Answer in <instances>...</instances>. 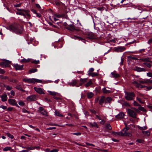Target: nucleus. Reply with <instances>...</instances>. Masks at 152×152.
Returning <instances> with one entry per match:
<instances>
[{
	"label": "nucleus",
	"instance_id": "nucleus-56",
	"mask_svg": "<svg viewBox=\"0 0 152 152\" xmlns=\"http://www.w3.org/2000/svg\"><path fill=\"white\" fill-rule=\"evenodd\" d=\"M147 75L148 77H152V73L151 72H148L147 73Z\"/></svg>",
	"mask_w": 152,
	"mask_h": 152
},
{
	"label": "nucleus",
	"instance_id": "nucleus-34",
	"mask_svg": "<svg viewBox=\"0 0 152 152\" xmlns=\"http://www.w3.org/2000/svg\"><path fill=\"white\" fill-rule=\"evenodd\" d=\"M11 149V148L10 147H7L3 149V150L4 151H10Z\"/></svg>",
	"mask_w": 152,
	"mask_h": 152
},
{
	"label": "nucleus",
	"instance_id": "nucleus-53",
	"mask_svg": "<svg viewBox=\"0 0 152 152\" xmlns=\"http://www.w3.org/2000/svg\"><path fill=\"white\" fill-rule=\"evenodd\" d=\"M20 62L22 63L24 62L26 63L27 61L26 60V59L25 58H23V59H22L20 60Z\"/></svg>",
	"mask_w": 152,
	"mask_h": 152
},
{
	"label": "nucleus",
	"instance_id": "nucleus-45",
	"mask_svg": "<svg viewBox=\"0 0 152 152\" xmlns=\"http://www.w3.org/2000/svg\"><path fill=\"white\" fill-rule=\"evenodd\" d=\"M138 109L142 111H145V109L144 108V107H138Z\"/></svg>",
	"mask_w": 152,
	"mask_h": 152
},
{
	"label": "nucleus",
	"instance_id": "nucleus-10",
	"mask_svg": "<svg viewBox=\"0 0 152 152\" xmlns=\"http://www.w3.org/2000/svg\"><path fill=\"white\" fill-rule=\"evenodd\" d=\"M13 66L16 70H22L23 66V65H20L16 64H14Z\"/></svg>",
	"mask_w": 152,
	"mask_h": 152
},
{
	"label": "nucleus",
	"instance_id": "nucleus-50",
	"mask_svg": "<svg viewBox=\"0 0 152 152\" xmlns=\"http://www.w3.org/2000/svg\"><path fill=\"white\" fill-rule=\"evenodd\" d=\"M5 71L2 69L0 68V74H4L5 73Z\"/></svg>",
	"mask_w": 152,
	"mask_h": 152
},
{
	"label": "nucleus",
	"instance_id": "nucleus-33",
	"mask_svg": "<svg viewBox=\"0 0 152 152\" xmlns=\"http://www.w3.org/2000/svg\"><path fill=\"white\" fill-rule=\"evenodd\" d=\"M112 134H114L115 135H118L121 136V131L119 132H112Z\"/></svg>",
	"mask_w": 152,
	"mask_h": 152
},
{
	"label": "nucleus",
	"instance_id": "nucleus-60",
	"mask_svg": "<svg viewBox=\"0 0 152 152\" xmlns=\"http://www.w3.org/2000/svg\"><path fill=\"white\" fill-rule=\"evenodd\" d=\"M152 88V87L151 86H147L146 87V91H148L151 90Z\"/></svg>",
	"mask_w": 152,
	"mask_h": 152
},
{
	"label": "nucleus",
	"instance_id": "nucleus-44",
	"mask_svg": "<svg viewBox=\"0 0 152 152\" xmlns=\"http://www.w3.org/2000/svg\"><path fill=\"white\" fill-rule=\"evenodd\" d=\"M31 62L33 63H34L36 64H38L39 63V61L38 60H34L31 61Z\"/></svg>",
	"mask_w": 152,
	"mask_h": 152
},
{
	"label": "nucleus",
	"instance_id": "nucleus-48",
	"mask_svg": "<svg viewBox=\"0 0 152 152\" xmlns=\"http://www.w3.org/2000/svg\"><path fill=\"white\" fill-rule=\"evenodd\" d=\"M81 133L80 132H76V133H72V134L74 135H76L77 136H80L81 135Z\"/></svg>",
	"mask_w": 152,
	"mask_h": 152
},
{
	"label": "nucleus",
	"instance_id": "nucleus-9",
	"mask_svg": "<svg viewBox=\"0 0 152 152\" xmlns=\"http://www.w3.org/2000/svg\"><path fill=\"white\" fill-rule=\"evenodd\" d=\"M36 96L35 95H33L28 96L26 99L28 101H33L36 100Z\"/></svg>",
	"mask_w": 152,
	"mask_h": 152
},
{
	"label": "nucleus",
	"instance_id": "nucleus-43",
	"mask_svg": "<svg viewBox=\"0 0 152 152\" xmlns=\"http://www.w3.org/2000/svg\"><path fill=\"white\" fill-rule=\"evenodd\" d=\"M133 104L134 106H137L140 107V105L136 101H134L133 102Z\"/></svg>",
	"mask_w": 152,
	"mask_h": 152
},
{
	"label": "nucleus",
	"instance_id": "nucleus-37",
	"mask_svg": "<svg viewBox=\"0 0 152 152\" xmlns=\"http://www.w3.org/2000/svg\"><path fill=\"white\" fill-rule=\"evenodd\" d=\"M37 69L34 68L30 70L29 71V72L30 73H34L35 72H37Z\"/></svg>",
	"mask_w": 152,
	"mask_h": 152
},
{
	"label": "nucleus",
	"instance_id": "nucleus-23",
	"mask_svg": "<svg viewBox=\"0 0 152 152\" xmlns=\"http://www.w3.org/2000/svg\"><path fill=\"white\" fill-rule=\"evenodd\" d=\"M105 97L104 96H102L101 97V99L99 101V103L100 105H102L104 102H105Z\"/></svg>",
	"mask_w": 152,
	"mask_h": 152
},
{
	"label": "nucleus",
	"instance_id": "nucleus-35",
	"mask_svg": "<svg viewBox=\"0 0 152 152\" xmlns=\"http://www.w3.org/2000/svg\"><path fill=\"white\" fill-rule=\"evenodd\" d=\"M88 37L91 39H92L94 38V34L93 33H89L88 35Z\"/></svg>",
	"mask_w": 152,
	"mask_h": 152
},
{
	"label": "nucleus",
	"instance_id": "nucleus-52",
	"mask_svg": "<svg viewBox=\"0 0 152 152\" xmlns=\"http://www.w3.org/2000/svg\"><path fill=\"white\" fill-rule=\"evenodd\" d=\"M0 108H2L3 110H5L7 108V107L3 105H1L0 106Z\"/></svg>",
	"mask_w": 152,
	"mask_h": 152
},
{
	"label": "nucleus",
	"instance_id": "nucleus-40",
	"mask_svg": "<svg viewBox=\"0 0 152 152\" xmlns=\"http://www.w3.org/2000/svg\"><path fill=\"white\" fill-rule=\"evenodd\" d=\"M15 88L19 90L20 91H23V90L22 89V87L20 86H16Z\"/></svg>",
	"mask_w": 152,
	"mask_h": 152
},
{
	"label": "nucleus",
	"instance_id": "nucleus-30",
	"mask_svg": "<svg viewBox=\"0 0 152 152\" xmlns=\"http://www.w3.org/2000/svg\"><path fill=\"white\" fill-rule=\"evenodd\" d=\"M92 84V82L91 80H90L88 82H87L85 85V86L86 87H87L89 86H90V85H91V84Z\"/></svg>",
	"mask_w": 152,
	"mask_h": 152
},
{
	"label": "nucleus",
	"instance_id": "nucleus-58",
	"mask_svg": "<svg viewBox=\"0 0 152 152\" xmlns=\"http://www.w3.org/2000/svg\"><path fill=\"white\" fill-rule=\"evenodd\" d=\"M86 143L88 145H90L93 147H94L95 146V145L93 144L89 143L87 142H86Z\"/></svg>",
	"mask_w": 152,
	"mask_h": 152
},
{
	"label": "nucleus",
	"instance_id": "nucleus-5",
	"mask_svg": "<svg viewBox=\"0 0 152 152\" xmlns=\"http://www.w3.org/2000/svg\"><path fill=\"white\" fill-rule=\"evenodd\" d=\"M10 61L8 60H6V61L0 62V66L3 68L10 67V65L9 64H10Z\"/></svg>",
	"mask_w": 152,
	"mask_h": 152
},
{
	"label": "nucleus",
	"instance_id": "nucleus-15",
	"mask_svg": "<svg viewBox=\"0 0 152 152\" xmlns=\"http://www.w3.org/2000/svg\"><path fill=\"white\" fill-rule=\"evenodd\" d=\"M67 28L68 29L72 31L76 30V29L75 28V26L73 24V23L72 24L69 25V26L67 27Z\"/></svg>",
	"mask_w": 152,
	"mask_h": 152
},
{
	"label": "nucleus",
	"instance_id": "nucleus-18",
	"mask_svg": "<svg viewBox=\"0 0 152 152\" xmlns=\"http://www.w3.org/2000/svg\"><path fill=\"white\" fill-rule=\"evenodd\" d=\"M113 99L111 98L110 97H108L105 99V104H110V103Z\"/></svg>",
	"mask_w": 152,
	"mask_h": 152
},
{
	"label": "nucleus",
	"instance_id": "nucleus-62",
	"mask_svg": "<svg viewBox=\"0 0 152 152\" xmlns=\"http://www.w3.org/2000/svg\"><path fill=\"white\" fill-rule=\"evenodd\" d=\"M58 151V150L57 149H54L51 150L50 151V152H57Z\"/></svg>",
	"mask_w": 152,
	"mask_h": 152
},
{
	"label": "nucleus",
	"instance_id": "nucleus-54",
	"mask_svg": "<svg viewBox=\"0 0 152 152\" xmlns=\"http://www.w3.org/2000/svg\"><path fill=\"white\" fill-rule=\"evenodd\" d=\"M122 58V57L121 58V61L120 63V64L121 66L123 65L124 62V59Z\"/></svg>",
	"mask_w": 152,
	"mask_h": 152
},
{
	"label": "nucleus",
	"instance_id": "nucleus-21",
	"mask_svg": "<svg viewBox=\"0 0 152 152\" xmlns=\"http://www.w3.org/2000/svg\"><path fill=\"white\" fill-rule=\"evenodd\" d=\"M25 13H27V11L25 10V11H21V12H16V14L17 15H23L24 17H26V15Z\"/></svg>",
	"mask_w": 152,
	"mask_h": 152
},
{
	"label": "nucleus",
	"instance_id": "nucleus-3",
	"mask_svg": "<svg viewBox=\"0 0 152 152\" xmlns=\"http://www.w3.org/2000/svg\"><path fill=\"white\" fill-rule=\"evenodd\" d=\"M129 127H127L126 126L123 130L121 131V136L131 137L132 136V134L130 132H127V131L129 129Z\"/></svg>",
	"mask_w": 152,
	"mask_h": 152
},
{
	"label": "nucleus",
	"instance_id": "nucleus-57",
	"mask_svg": "<svg viewBox=\"0 0 152 152\" xmlns=\"http://www.w3.org/2000/svg\"><path fill=\"white\" fill-rule=\"evenodd\" d=\"M18 104L20 105V106H24V103L22 101L19 102Z\"/></svg>",
	"mask_w": 152,
	"mask_h": 152
},
{
	"label": "nucleus",
	"instance_id": "nucleus-16",
	"mask_svg": "<svg viewBox=\"0 0 152 152\" xmlns=\"http://www.w3.org/2000/svg\"><path fill=\"white\" fill-rule=\"evenodd\" d=\"M77 83V82L76 80H72L71 82H69L68 83V84L70 86H76Z\"/></svg>",
	"mask_w": 152,
	"mask_h": 152
},
{
	"label": "nucleus",
	"instance_id": "nucleus-64",
	"mask_svg": "<svg viewBox=\"0 0 152 152\" xmlns=\"http://www.w3.org/2000/svg\"><path fill=\"white\" fill-rule=\"evenodd\" d=\"M39 110L41 112L42 111L44 110V108L41 107H40L39 108Z\"/></svg>",
	"mask_w": 152,
	"mask_h": 152
},
{
	"label": "nucleus",
	"instance_id": "nucleus-11",
	"mask_svg": "<svg viewBox=\"0 0 152 152\" xmlns=\"http://www.w3.org/2000/svg\"><path fill=\"white\" fill-rule=\"evenodd\" d=\"M127 112L132 117L134 118L136 117V114L133 110L128 109Z\"/></svg>",
	"mask_w": 152,
	"mask_h": 152
},
{
	"label": "nucleus",
	"instance_id": "nucleus-55",
	"mask_svg": "<svg viewBox=\"0 0 152 152\" xmlns=\"http://www.w3.org/2000/svg\"><path fill=\"white\" fill-rule=\"evenodd\" d=\"M41 114H42L43 115H45L47 114L46 112L44 110L43 111H41Z\"/></svg>",
	"mask_w": 152,
	"mask_h": 152
},
{
	"label": "nucleus",
	"instance_id": "nucleus-42",
	"mask_svg": "<svg viewBox=\"0 0 152 152\" xmlns=\"http://www.w3.org/2000/svg\"><path fill=\"white\" fill-rule=\"evenodd\" d=\"M6 89L8 91L11 90L12 88V87L11 86H6Z\"/></svg>",
	"mask_w": 152,
	"mask_h": 152
},
{
	"label": "nucleus",
	"instance_id": "nucleus-6",
	"mask_svg": "<svg viewBox=\"0 0 152 152\" xmlns=\"http://www.w3.org/2000/svg\"><path fill=\"white\" fill-rule=\"evenodd\" d=\"M132 84L134 85L137 88H146L147 86H142L141 84H139L136 81H134L132 82Z\"/></svg>",
	"mask_w": 152,
	"mask_h": 152
},
{
	"label": "nucleus",
	"instance_id": "nucleus-14",
	"mask_svg": "<svg viewBox=\"0 0 152 152\" xmlns=\"http://www.w3.org/2000/svg\"><path fill=\"white\" fill-rule=\"evenodd\" d=\"M124 114L123 113L121 112L119 114L115 116V118L118 120L120 119L124 118Z\"/></svg>",
	"mask_w": 152,
	"mask_h": 152
},
{
	"label": "nucleus",
	"instance_id": "nucleus-20",
	"mask_svg": "<svg viewBox=\"0 0 152 152\" xmlns=\"http://www.w3.org/2000/svg\"><path fill=\"white\" fill-rule=\"evenodd\" d=\"M125 49V48L123 47H120L117 48L115 49V51L118 52H121L124 51Z\"/></svg>",
	"mask_w": 152,
	"mask_h": 152
},
{
	"label": "nucleus",
	"instance_id": "nucleus-61",
	"mask_svg": "<svg viewBox=\"0 0 152 152\" xmlns=\"http://www.w3.org/2000/svg\"><path fill=\"white\" fill-rule=\"evenodd\" d=\"M21 4H14V7H20L21 6Z\"/></svg>",
	"mask_w": 152,
	"mask_h": 152
},
{
	"label": "nucleus",
	"instance_id": "nucleus-38",
	"mask_svg": "<svg viewBox=\"0 0 152 152\" xmlns=\"http://www.w3.org/2000/svg\"><path fill=\"white\" fill-rule=\"evenodd\" d=\"M105 127L107 128V129L109 130H111L112 127L109 124H107L106 125Z\"/></svg>",
	"mask_w": 152,
	"mask_h": 152
},
{
	"label": "nucleus",
	"instance_id": "nucleus-4",
	"mask_svg": "<svg viewBox=\"0 0 152 152\" xmlns=\"http://www.w3.org/2000/svg\"><path fill=\"white\" fill-rule=\"evenodd\" d=\"M134 95V94L133 92L127 93L125 94V98L126 100H130L133 99Z\"/></svg>",
	"mask_w": 152,
	"mask_h": 152
},
{
	"label": "nucleus",
	"instance_id": "nucleus-41",
	"mask_svg": "<svg viewBox=\"0 0 152 152\" xmlns=\"http://www.w3.org/2000/svg\"><path fill=\"white\" fill-rule=\"evenodd\" d=\"M98 75V73L96 72H93L91 73V76L92 77H94L96 76H97Z\"/></svg>",
	"mask_w": 152,
	"mask_h": 152
},
{
	"label": "nucleus",
	"instance_id": "nucleus-25",
	"mask_svg": "<svg viewBox=\"0 0 152 152\" xmlns=\"http://www.w3.org/2000/svg\"><path fill=\"white\" fill-rule=\"evenodd\" d=\"M102 91L103 93L105 94H109L111 93V91L109 90H107L105 88H102Z\"/></svg>",
	"mask_w": 152,
	"mask_h": 152
},
{
	"label": "nucleus",
	"instance_id": "nucleus-49",
	"mask_svg": "<svg viewBox=\"0 0 152 152\" xmlns=\"http://www.w3.org/2000/svg\"><path fill=\"white\" fill-rule=\"evenodd\" d=\"M7 134L8 137H9L11 139H13L14 137L13 136L10 134L9 133H7Z\"/></svg>",
	"mask_w": 152,
	"mask_h": 152
},
{
	"label": "nucleus",
	"instance_id": "nucleus-2",
	"mask_svg": "<svg viewBox=\"0 0 152 152\" xmlns=\"http://www.w3.org/2000/svg\"><path fill=\"white\" fill-rule=\"evenodd\" d=\"M23 81L26 83H34L36 82L38 83H42V81L41 80H39L35 78H24L23 79Z\"/></svg>",
	"mask_w": 152,
	"mask_h": 152
},
{
	"label": "nucleus",
	"instance_id": "nucleus-46",
	"mask_svg": "<svg viewBox=\"0 0 152 152\" xmlns=\"http://www.w3.org/2000/svg\"><path fill=\"white\" fill-rule=\"evenodd\" d=\"M136 142L139 143H142L143 142V141L142 139H137L136 140Z\"/></svg>",
	"mask_w": 152,
	"mask_h": 152
},
{
	"label": "nucleus",
	"instance_id": "nucleus-24",
	"mask_svg": "<svg viewBox=\"0 0 152 152\" xmlns=\"http://www.w3.org/2000/svg\"><path fill=\"white\" fill-rule=\"evenodd\" d=\"M88 79V78H80V82H81L83 84L87 82Z\"/></svg>",
	"mask_w": 152,
	"mask_h": 152
},
{
	"label": "nucleus",
	"instance_id": "nucleus-7",
	"mask_svg": "<svg viewBox=\"0 0 152 152\" xmlns=\"http://www.w3.org/2000/svg\"><path fill=\"white\" fill-rule=\"evenodd\" d=\"M137 82H139V84H148V79H142L139 78L136 80Z\"/></svg>",
	"mask_w": 152,
	"mask_h": 152
},
{
	"label": "nucleus",
	"instance_id": "nucleus-47",
	"mask_svg": "<svg viewBox=\"0 0 152 152\" xmlns=\"http://www.w3.org/2000/svg\"><path fill=\"white\" fill-rule=\"evenodd\" d=\"M26 149H27V150H33L34 149V148L32 146L27 147Z\"/></svg>",
	"mask_w": 152,
	"mask_h": 152
},
{
	"label": "nucleus",
	"instance_id": "nucleus-51",
	"mask_svg": "<svg viewBox=\"0 0 152 152\" xmlns=\"http://www.w3.org/2000/svg\"><path fill=\"white\" fill-rule=\"evenodd\" d=\"M10 81L13 83H17L18 82V81L15 79H12L10 80Z\"/></svg>",
	"mask_w": 152,
	"mask_h": 152
},
{
	"label": "nucleus",
	"instance_id": "nucleus-59",
	"mask_svg": "<svg viewBox=\"0 0 152 152\" xmlns=\"http://www.w3.org/2000/svg\"><path fill=\"white\" fill-rule=\"evenodd\" d=\"M94 68H91L89 69V70L88 71V72H93L94 71Z\"/></svg>",
	"mask_w": 152,
	"mask_h": 152
},
{
	"label": "nucleus",
	"instance_id": "nucleus-32",
	"mask_svg": "<svg viewBox=\"0 0 152 152\" xmlns=\"http://www.w3.org/2000/svg\"><path fill=\"white\" fill-rule=\"evenodd\" d=\"M142 133L145 135H146L148 136H150V132L148 131H142Z\"/></svg>",
	"mask_w": 152,
	"mask_h": 152
},
{
	"label": "nucleus",
	"instance_id": "nucleus-39",
	"mask_svg": "<svg viewBox=\"0 0 152 152\" xmlns=\"http://www.w3.org/2000/svg\"><path fill=\"white\" fill-rule=\"evenodd\" d=\"M143 64L146 65L149 68H151V64L147 62H144L143 63Z\"/></svg>",
	"mask_w": 152,
	"mask_h": 152
},
{
	"label": "nucleus",
	"instance_id": "nucleus-8",
	"mask_svg": "<svg viewBox=\"0 0 152 152\" xmlns=\"http://www.w3.org/2000/svg\"><path fill=\"white\" fill-rule=\"evenodd\" d=\"M34 89L36 92L39 94H45L44 91H43V89L41 88L34 87Z\"/></svg>",
	"mask_w": 152,
	"mask_h": 152
},
{
	"label": "nucleus",
	"instance_id": "nucleus-22",
	"mask_svg": "<svg viewBox=\"0 0 152 152\" xmlns=\"http://www.w3.org/2000/svg\"><path fill=\"white\" fill-rule=\"evenodd\" d=\"M87 95L88 98L90 99L93 96L94 94L91 92H89L87 93Z\"/></svg>",
	"mask_w": 152,
	"mask_h": 152
},
{
	"label": "nucleus",
	"instance_id": "nucleus-19",
	"mask_svg": "<svg viewBox=\"0 0 152 152\" xmlns=\"http://www.w3.org/2000/svg\"><path fill=\"white\" fill-rule=\"evenodd\" d=\"M0 97L1 99V101L3 102H5L7 101V96L6 94H4L0 96Z\"/></svg>",
	"mask_w": 152,
	"mask_h": 152
},
{
	"label": "nucleus",
	"instance_id": "nucleus-26",
	"mask_svg": "<svg viewBox=\"0 0 152 152\" xmlns=\"http://www.w3.org/2000/svg\"><path fill=\"white\" fill-rule=\"evenodd\" d=\"M90 125L92 127H94L96 128L98 127V126L97 123L95 122H94L93 123H90Z\"/></svg>",
	"mask_w": 152,
	"mask_h": 152
},
{
	"label": "nucleus",
	"instance_id": "nucleus-13",
	"mask_svg": "<svg viewBox=\"0 0 152 152\" xmlns=\"http://www.w3.org/2000/svg\"><path fill=\"white\" fill-rule=\"evenodd\" d=\"M133 69L135 71L138 72H145V70L143 68L139 67L137 66H135Z\"/></svg>",
	"mask_w": 152,
	"mask_h": 152
},
{
	"label": "nucleus",
	"instance_id": "nucleus-12",
	"mask_svg": "<svg viewBox=\"0 0 152 152\" xmlns=\"http://www.w3.org/2000/svg\"><path fill=\"white\" fill-rule=\"evenodd\" d=\"M9 103L12 105H16L17 107H19V106L17 104V102L14 99H9L8 100Z\"/></svg>",
	"mask_w": 152,
	"mask_h": 152
},
{
	"label": "nucleus",
	"instance_id": "nucleus-28",
	"mask_svg": "<svg viewBox=\"0 0 152 152\" xmlns=\"http://www.w3.org/2000/svg\"><path fill=\"white\" fill-rule=\"evenodd\" d=\"M136 100H137L140 103L143 104L144 103V101L143 99L140 98L138 97H137Z\"/></svg>",
	"mask_w": 152,
	"mask_h": 152
},
{
	"label": "nucleus",
	"instance_id": "nucleus-36",
	"mask_svg": "<svg viewBox=\"0 0 152 152\" xmlns=\"http://www.w3.org/2000/svg\"><path fill=\"white\" fill-rule=\"evenodd\" d=\"M48 92L49 93V94L51 95H56L57 93V92L54 91H48Z\"/></svg>",
	"mask_w": 152,
	"mask_h": 152
},
{
	"label": "nucleus",
	"instance_id": "nucleus-1",
	"mask_svg": "<svg viewBox=\"0 0 152 152\" xmlns=\"http://www.w3.org/2000/svg\"><path fill=\"white\" fill-rule=\"evenodd\" d=\"M7 29L16 34H20L22 31V27L18 24H12L7 27Z\"/></svg>",
	"mask_w": 152,
	"mask_h": 152
},
{
	"label": "nucleus",
	"instance_id": "nucleus-31",
	"mask_svg": "<svg viewBox=\"0 0 152 152\" xmlns=\"http://www.w3.org/2000/svg\"><path fill=\"white\" fill-rule=\"evenodd\" d=\"M55 114L56 115L59 116V117H62L63 115L62 114L60 113V112L58 111H56L55 112Z\"/></svg>",
	"mask_w": 152,
	"mask_h": 152
},
{
	"label": "nucleus",
	"instance_id": "nucleus-29",
	"mask_svg": "<svg viewBox=\"0 0 152 152\" xmlns=\"http://www.w3.org/2000/svg\"><path fill=\"white\" fill-rule=\"evenodd\" d=\"M137 127L141 130H144L147 129V127L146 126L143 127H141L140 126H138Z\"/></svg>",
	"mask_w": 152,
	"mask_h": 152
},
{
	"label": "nucleus",
	"instance_id": "nucleus-17",
	"mask_svg": "<svg viewBox=\"0 0 152 152\" xmlns=\"http://www.w3.org/2000/svg\"><path fill=\"white\" fill-rule=\"evenodd\" d=\"M111 74L112 75V77L117 78L120 77L119 74L117 73L116 71H114L113 72H111Z\"/></svg>",
	"mask_w": 152,
	"mask_h": 152
},
{
	"label": "nucleus",
	"instance_id": "nucleus-63",
	"mask_svg": "<svg viewBox=\"0 0 152 152\" xmlns=\"http://www.w3.org/2000/svg\"><path fill=\"white\" fill-rule=\"evenodd\" d=\"M105 122V121L103 120H102L100 122V124H104Z\"/></svg>",
	"mask_w": 152,
	"mask_h": 152
},
{
	"label": "nucleus",
	"instance_id": "nucleus-27",
	"mask_svg": "<svg viewBox=\"0 0 152 152\" xmlns=\"http://www.w3.org/2000/svg\"><path fill=\"white\" fill-rule=\"evenodd\" d=\"M141 60L142 61L144 62H152V61L149 60V58H145L141 59Z\"/></svg>",
	"mask_w": 152,
	"mask_h": 152
}]
</instances>
